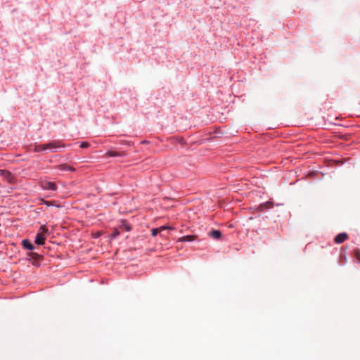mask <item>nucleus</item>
<instances>
[{"label": "nucleus", "instance_id": "nucleus-13", "mask_svg": "<svg viewBox=\"0 0 360 360\" xmlns=\"http://www.w3.org/2000/svg\"><path fill=\"white\" fill-rule=\"evenodd\" d=\"M29 255L34 260H39L41 258V256L35 252H30Z\"/></svg>", "mask_w": 360, "mask_h": 360}, {"label": "nucleus", "instance_id": "nucleus-3", "mask_svg": "<svg viewBox=\"0 0 360 360\" xmlns=\"http://www.w3.org/2000/svg\"><path fill=\"white\" fill-rule=\"evenodd\" d=\"M0 176L6 180L8 183H12L14 179L13 174L7 170L0 169Z\"/></svg>", "mask_w": 360, "mask_h": 360}, {"label": "nucleus", "instance_id": "nucleus-6", "mask_svg": "<svg viewBox=\"0 0 360 360\" xmlns=\"http://www.w3.org/2000/svg\"><path fill=\"white\" fill-rule=\"evenodd\" d=\"M57 169L60 171H70V172H75V169L68 165L66 164H62L57 166Z\"/></svg>", "mask_w": 360, "mask_h": 360}, {"label": "nucleus", "instance_id": "nucleus-9", "mask_svg": "<svg viewBox=\"0 0 360 360\" xmlns=\"http://www.w3.org/2000/svg\"><path fill=\"white\" fill-rule=\"evenodd\" d=\"M272 207L273 203L271 202H266L265 203L261 204L258 207V210L264 211L265 209L271 208Z\"/></svg>", "mask_w": 360, "mask_h": 360}, {"label": "nucleus", "instance_id": "nucleus-17", "mask_svg": "<svg viewBox=\"0 0 360 360\" xmlns=\"http://www.w3.org/2000/svg\"><path fill=\"white\" fill-rule=\"evenodd\" d=\"M121 228L123 229L124 230L127 231H129L131 230V226L129 224H125V223H124L121 226Z\"/></svg>", "mask_w": 360, "mask_h": 360}, {"label": "nucleus", "instance_id": "nucleus-11", "mask_svg": "<svg viewBox=\"0 0 360 360\" xmlns=\"http://www.w3.org/2000/svg\"><path fill=\"white\" fill-rule=\"evenodd\" d=\"M107 155L110 157H115V156H124V153H117V152H114V151H108L107 153Z\"/></svg>", "mask_w": 360, "mask_h": 360}, {"label": "nucleus", "instance_id": "nucleus-18", "mask_svg": "<svg viewBox=\"0 0 360 360\" xmlns=\"http://www.w3.org/2000/svg\"><path fill=\"white\" fill-rule=\"evenodd\" d=\"M151 232H152V236H156L158 233H160L159 232V229H158V228H156V229H153L151 230Z\"/></svg>", "mask_w": 360, "mask_h": 360}, {"label": "nucleus", "instance_id": "nucleus-20", "mask_svg": "<svg viewBox=\"0 0 360 360\" xmlns=\"http://www.w3.org/2000/svg\"><path fill=\"white\" fill-rule=\"evenodd\" d=\"M90 144L88 142H82L80 144V147L82 148H89Z\"/></svg>", "mask_w": 360, "mask_h": 360}, {"label": "nucleus", "instance_id": "nucleus-22", "mask_svg": "<svg viewBox=\"0 0 360 360\" xmlns=\"http://www.w3.org/2000/svg\"><path fill=\"white\" fill-rule=\"evenodd\" d=\"M99 236H100V233L98 232V233H96L95 237H96V238H97V237H98Z\"/></svg>", "mask_w": 360, "mask_h": 360}, {"label": "nucleus", "instance_id": "nucleus-16", "mask_svg": "<svg viewBox=\"0 0 360 360\" xmlns=\"http://www.w3.org/2000/svg\"><path fill=\"white\" fill-rule=\"evenodd\" d=\"M47 229L45 227V226H41L39 228V233H42L44 236L47 233Z\"/></svg>", "mask_w": 360, "mask_h": 360}, {"label": "nucleus", "instance_id": "nucleus-8", "mask_svg": "<svg viewBox=\"0 0 360 360\" xmlns=\"http://www.w3.org/2000/svg\"><path fill=\"white\" fill-rule=\"evenodd\" d=\"M22 246L27 250H32L34 249V245L27 239L22 241Z\"/></svg>", "mask_w": 360, "mask_h": 360}, {"label": "nucleus", "instance_id": "nucleus-2", "mask_svg": "<svg viewBox=\"0 0 360 360\" xmlns=\"http://www.w3.org/2000/svg\"><path fill=\"white\" fill-rule=\"evenodd\" d=\"M41 187L44 190L56 191L57 186L55 183L49 181H42L40 183Z\"/></svg>", "mask_w": 360, "mask_h": 360}, {"label": "nucleus", "instance_id": "nucleus-14", "mask_svg": "<svg viewBox=\"0 0 360 360\" xmlns=\"http://www.w3.org/2000/svg\"><path fill=\"white\" fill-rule=\"evenodd\" d=\"M42 202L44 205H46L48 206H50V205H55L57 207L58 206L56 205V201H47V200H43Z\"/></svg>", "mask_w": 360, "mask_h": 360}, {"label": "nucleus", "instance_id": "nucleus-1", "mask_svg": "<svg viewBox=\"0 0 360 360\" xmlns=\"http://www.w3.org/2000/svg\"><path fill=\"white\" fill-rule=\"evenodd\" d=\"M64 144H63L61 143L60 141H53L52 142H50V143H46L45 144V147H46V149H49L52 151H54L56 149L58 148H60V147H64Z\"/></svg>", "mask_w": 360, "mask_h": 360}, {"label": "nucleus", "instance_id": "nucleus-21", "mask_svg": "<svg viewBox=\"0 0 360 360\" xmlns=\"http://www.w3.org/2000/svg\"><path fill=\"white\" fill-rule=\"evenodd\" d=\"M355 256L357 259H360V252L359 250L355 251Z\"/></svg>", "mask_w": 360, "mask_h": 360}, {"label": "nucleus", "instance_id": "nucleus-10", "mask_svg": "<svg viewBox=\"0 0 360 360\" xmlns=\"http://www.w3.org/2000/svg\"><path fill=\"white\" fill-rule=\"evenodd\" d=\"M195 238V236L190 235V236H186L181 237L179 240H180V241L190 242V241L194 240Z\"/></svg>", "mask_w": 360, "mask_h": 360}, {"label": "nucleus", "instance_id": "nucleus-15", "mask_svg": "<svg viewBox=\"0 0 360 360\" xmlns=\"http://www.w3.org/2000/svg\"><path fill=\"white\" fill-rule=\"evenodd\" d=\"M159 229V232L161 233L163 231L165 230H167V229H173L172 227H170V226H160L159 228H158Z\"/></svg>", "mask_w": 360, "mask_h": 360}, {"label": "nucleus", "instance_id": "nucleus-4", "mask_svg": "<svg viewBox=\"0 0 360 360\" xmlns=\"http://www.w3.org/2000/svg\"><path fill=\"white\" fill-rule=\"evenodd\" d=\"M348 238V235L346 233H340L338 234L334 238L335 243L340 244L345 241Z\"/></svg>", "mask_w": 360, "mask_h": 360}, {"label": "nucleus", "instance_id": "nucleus-7", "mask_svg": "<svg viewBox=\"0 0 360 360\" xmlns=\"http://www.w3.org/2000/svg\"><path fill=\"white\" fill-rule=\"evenodd\" d=\"M208 235L214 239H220L221 237V233L218 230H212L208 233Z\"/></svg>", "mask_w": 360, "mask_h": 360}, {"label": "nucleus", "instance_id": "nucleus-5", "mask_svg": "<svg viewBox=\"0 0 360 360\" xmlns=\"http://www.w3.org/2000/svg\"><path fill=\"white\" fill-rule=\"evenodd\" d=\"M45 236L42 233H38L35 237V243L37 245H44L45 243Z\"/></svg>", "mask_w": 360, "mask_h": 360}, {"label": "nucleus", "instance_id": "nucleus-12", "mask_svg": "<svg viewBox=\"0 0 360 360\" xmlns=\"http://www.w3.org/2000/svg\"><path fill=\"white\" fill-rule=\"evenodd\" d=\"M44 150H46L45 144L35 146L34 148V152H40Z\"/></svg>", "mask_w": 360, "mask_h": 360}, {"label": "nucleus", "instance_id": "nucleus-19", "mask_svg": "<svg viewBox=\"0 0 360 360\" xmlns=\"http://www.w3.org/2000/svg\"><path fill=\"white\" fill-rule=\"evenodd\" d=\"M119 235H120V232L117 229H115L113 233L111 235V238H115Z\"/></svg>", "mask_w": 360, "mask_h": 360}]
</instances>
